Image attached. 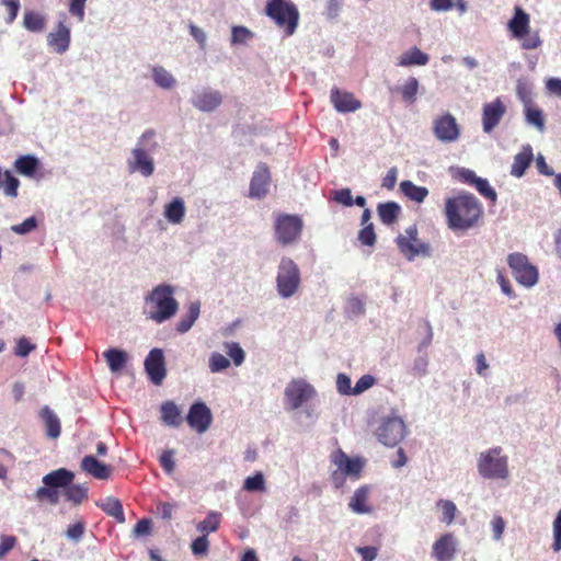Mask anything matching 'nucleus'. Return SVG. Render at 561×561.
<instances>
[{"mask_svg": "<svg viewBox=\"0 0 561 561\" xmlns=\"http://www.w3.org/2000/svg\"><path fill=\"white\" fill-rule=\"evenodd\" d=\"M482 214V205L472 194L460 193L445 202L446 222L453 231H467L476 227Z\"/></svg>", "mask_w": 561, "mask_h": 561, "instance_id": "obj_1", "label": "nucleus"}, {"mask_svg": "<svg viewBox=\"0 0 561 561\" xmlns=\"http://www.w3.org/2000/svg\"><path fill=\"white\" fill-rule=\"evenodd\" d=\"M159 149L157 131L152 128L146 129L138 137L126 161L129 173H138L144 178L151 176L156 170L153 153Z\"/></svg>", "mask_w": 561, "mask_h": 561, "instance_id": "obj_2", "label": "nucleus"}, {"mask_svg": "<svg viewBox=\"0 0 561 561\" xmlns=\"http://www.w3.org/2000/svg\"><path fill=\"white\" fill-rule=\"evenodd\" d=\"M174 287L160 284L153 287L144 299V313L147 319L161 324L173 318L179 310V302L174 298Z\"/></svg>", "mask_w": 561, "mask_h": 561, "instance_id": "obj_3", "label": "nucleus"}, {"mask_svg": "<svg viewBox=\"0 0 561 561\" xmlns=\"http://www.w3.org/2000/svg\"><path fill=\"white\" fill-rule=\"evenodd\" d=\"M276 290L279 297L288 299L295 296L301 285V274L294 260L283 256L277 266Z\"/></svg>", "mask_w": 561, "mask_h": 561, "instance_id": "obj_4", "label": "nucleus"}, {"mask_svg": "<svg viewBox=\"0 0 561 561\" xmlns=\"http://www.w3.org/2000/svg\"><path fill=\"white\" fill-rule=\"evenodd\" d=\"M396 244L402 256L413 262L417 256L430 257L432 248L430 243L419 239V231L415 225L408 227L403 233L396 238Z\"/></svg>", "mask_w": 561, "mask_h": 561, "instance_id": "obj_5", "label": "nucleus"}, {"mask_svg": "<svg viewBox=\"0 0 561 561\" xmlns=\"http://www.w3.org/2000/svg\"><path fill=\"white\" fill-rule=\"evenodd\" d=\"M477 468L484 479H506L510 474L507 457L501 456V448H491L479 455Z\"/></svg>", "mask_w": 561, "mask_h": 561, "instance_id": "obj_6", "label": "nucleus"}, {"mask_svg": "<svg viewBox=\"0 0 561 561\" xmlns=\"http://www.w3.org/2000/svg\"><path fill=\"white\" fill-rule=\"evenodd\" d=\"M265 12L279 27H285L286 35L294 34L299 19L298 10L294 3L285 0H268Z\"/></svg>", "mask_w": 561, "mask_h": 561, "instance_id": "obj_7", "label": "nucleus"}, {"mask_svg": "<svg viewBox=\"0 0 561 561\" xmlns=\"http://www.w3.org/2000/svg\"><path fill=\"white\" fill-rule=\"evenodd\" d=\"M317 396L316 388L304 378L291 379L284 390L285 409L296 411Z\"/></svg>", "mask_w": 561, "mask_h": 561, "instance_id": "obj_8", "label": "nucleus"}, {"mask_svg": "<svg viewBox=\"0 0 561 561\" xmlns=\"http://www.w3.org/2000/svg\"><path fill=\"white\" fill-rule=\"evenodd\" d=\"M331 462L336 467L331 473V480L335 488H341L344 484L345 477L357 478L364 466L362 459L351 458L342 449L332 453Z\"/></svg>", "mask_w": 561, "mask_h": 561, "instance_id": "obj_9", "label": "nucleus"}, {"mask_svg": "<svg viewBox=\"0 0 561 561\" xmlns=\"http://www.w3.org/2000/svg\"><path fill=\"white\" fill-rule=\"evenodd\" d=\"M405 435V423L402 417L398 415L383 417L376 430L377 439L387 447L397 446Z\"/></svg>", "mask_w": 561, "mask_h": 561, "instance_id": "obj_10", "label": "nucleus"}, {"mask_svg": "<svg viewBox=\"0 0 561 561\" xmlns=\"http://www.w3.org/2000/svg\"><path fill=\"white\" fill-rule=\"evenodd\" d=\"M507 263L520 285L530 288L538 283V270L529 263L525 254L512 253L507 257Z\"/></svg>", "mask_w": 561, "mask_h": 561, "instance_id": "obj_11", "label": "nucleus"}, {"mask_svg": "<svg viewBox=\"0 0 561 561\" xmlns=\"http://www.w3.org/2000/svg\"><path fill=\"white\" fill-rule=\"evenodd\" d=\"M302 220L295 215H279L275 221L276 240L283 245L295 243L300 238Z\"/></svg>", "mask_w": 561, "mask_h": 561, "instance_id": "obj_12", "label": "nucleus"}, {"mask_svg": "<svg viewBox=\"0 0 561 561\" xmlns=\"http://www.w3.org/2000/svg\"><path fill=\"white\" fill-rule=\"evenodd\" d=\"M460 126L450 113L437 116L433 121V134L443 144L456 142L460 137Z\"/></svg>", "mask_w": 561, "mask_h": 561, "instance_id": "obj_13", "label": "nucleus"}, {"mask_svg": "<svg viewBox=\"0 0 561 561\" xmlns=\"http://www.w3.org/2000/svg\"><path fill=\"white\" fill-rule=\"evenodd\" d=\"M222 102L219 91L208 87L196 88L191 98L192 105L201 112H214Z\"/></svg>", "mask_w": 561, "mask_h": 561, "instance_id": "obj_14", "label": "nucleus"}, {"mask_svg": "<svg viewBox=\"0 0 561 561\" xmlns=\"http://www.w3.org/2000/svg\"><path fill=\"white\" fill-rule=\"evenodd\" d=\"M507 107L501 98L485 103L482 107V129L485 134H490L500 124L504 115L506 114Z\"/></svg>", "mask_w": 561, "mask_h": 561, "instance_id": "obj_15", "label": "nucleus"}, {"mask_svg": "<svg viewBox=\"0 0 561 561\" xmlns=\"http://www.w3.org/2000/svg\"><path fill=\"white\" fill-rule=\"evenodd\" d=\"M144 366L150 381L157 386L161 385L167 376L163 351L152 348L147 355Z\"/></svg>", "mask_w": 561, "mask_h": 561, "instance_id": "obj_16", "label": "nucleus"}, {"mask_svg": "<svg viewBox=\"0 0 561 561\" xmlns=\"http://www.w3.org/2000/svg\"><path fill=\"white\" fill-rule=\"evenodd\" d=\"M213 421L210 409L204 402H195L191 405L186 415V422L197 433H205Z\"/></svg>", "mask_w": 561, "mask_h": 561, "instance_id": "obj_17", "label": "nucleus"}, {"mask_svg": "<svg viewBox=\"0 0 561 561\" xmlns=\"http://www.w3.org/2000/svg\"><path fill=\"white\" fill-rule=\"evenodd\" d=\"M458 551V540L451 533L444 534L435 540L432 557L436 561H453Z\"/></svg>", "mask_w": 561, "mask_h": 561, "instance_id": "obj_18", "label": "nucleus"}, {"mask_svg": "<svg viewBox=\"0 0 561 561\" xmlns=\"http://www.w3.org/2000/svg\"><path fill=\"white\" fill-rule=\"evenodd\" d=\"M70 39V28L61 21L58 22L56 28L47 35L48 46L57 54H64L68 50Z\"/></svg>", "mask_w": 561, "mask_h": 561, "instance_id": "obj_19", "label": "nucleus"}, {"mask_svg": "<svg viewBox=\"0 0 561 561\" xmlns=\"http://www.w3.org/2000/svg\"><path fill=\"white\" fill-rule=\"evenodd\" d=\"M331 102L334 108L340 113L355 112L362 107V103L350 92H341L334 88L331 90Z\"/></svg>", "mask_w": 561, "mask_h": 561, "instance_id": "obj_20", "label": "nucleus"}, {"mask_svg": "<svg viewBox=\"0 0 561 561\" xmlns=\"http://www.w3.org/2000/svg\"><path fill=\"white\" fill-rule=\"evenodd\" d=\"M270 186V172L265 164H260L250 183V196L261 198L266 195Z\"/></svg>", "mask_w": 561, "mask_h": 561, "instance_id": "obj_21", "label": "nucleus"}, {"mask_svg": "<svg viewBox=\"0 0 561 561\" xmlns=\"http://www.w3.org/2000/svg\"><path fill=\"white\" fill-rule=\"evenodd\" d=\"M507 28L515 39H522L530 30V16L520 7H515L514 15L507 23Z\"/></svg>", "mask_w": 561, "mask_h": 561, "instance_id": "obj_22", "label": "nucleus"}, {"mask_svg": "<svg viewBox=\"0 0 561 561\" xmlns=\"http://www.w3.org/2000/svg\"><path fill=\"white\" fill-rule=\"evenodd\" d=\"M82 471L99 480H107L112 472V467L99 461L94 456H84L80 465Z\"/></svg>", "mask_w": 561, "mask_h": 561, "instance_id": "obj_23", "label": "nucleus"}, {"mask_svg": "<svg viewBox=\"0 0 561 561\" xmlns=\"http://www.w3.org/2000/svg\"><path fill=\"white\" fill-rule=\"evenodd\" d=\"M75 474L65 468L54 470L43 477V483L54 489L66 488L72 483Z\"/></svg>", "mask_w": 561, "mask_h": 561, "instance_id": "obj_24", "label": "nucleus"}, {"mask_svg": "<svg viewBox=\"0 0 561 561\" xmlns=\"http://www.w3.org/2000/svg\"><path fill=\"white\" fill-rule=\"evenodd\" d=\"M533 149L529 145L523 147L522 151L514 157L511 168V174L515 178H522L533 161Z\"/></svg>", "mask_w": 561, "mask_h": 561, "instance_id": "obj_25", "label": "nucleus"}, {"mask_svg": "<svg viewBox=\"0 0 561 561\" xmlns=\"http://www.w3.org/2000/svg\"><path fill=\"white\" fill-rule=\"evenodd\" d=\"M430 56L414 46L400 55L397 65L400 67L425 66Z\"/></svg>", "mask_w": 561, "mask_h": 561, "instance_id": "obj_26", "label": "nucleus"}, {"mask_svg": "<svg viewBox=\"0 0 561 561\" xmlns=\"http://www.w3.org/2000/svg\"><path fill=\"white\" fill-rule=\"evenodd\" d=\"M186 208L183 198L174 197L164 206V218L172 225H180L185 217Z\"/></svg>", "mask_w": 561, "mask_h": 561, "instance_id": "obj_27", "label": "nucleus"}, {"mask_svg": "<svg viewBox=\"0 0 561 561\" xmlns=\"http://www.w3.org/2000/svg\"><path fill=\"white\" fill-rule=\"evenodd\" d=\"M41 419L44 421L46 435L50 438H58L60 436L61 426L58 416L55 412L48 407L45 405L41 410Z\"/></svg>", "mask_w": 561, "mask_h": 561, "instance_id": "obj_28", "label": "nucleus"}, {"mask_svg": "<svg viewBox=\"0 0 561 561\" xmlns=\"http://www.w3.org/2000/svg\"><path fill=\"white\" fill-rule=\"evenodd\" d=\"M151 79L157 87L163 90H172L178 83L175 77L162 66L151 68Z\"/></svg>", "mask_w": 561, "mask_h": 561, "instance_id": "obj_29", "label": "nucleus"}, {"mask_svg": "<svg viewBox=\"0 0 561 561\" xmlns=\"http://www.w3.org/2000/svg\"><path fill=\"white\" fill-rule=\"evenodd\" d=\"M369 489L364 485L358 488L348 503L350 508L356 514H367L371 512V508L366 504L368 499Z\"/></svg>", "mask_w": 561, "mask_h": 561, "instance_id": "obj_30", "label": "nucleus"}, {"mask_svg": "<svg viewBox=\"0 0 561 561\" xmlns=\"http://www.w3.org/2000/svg\"><path fill=\"white\" fill-rule=\"evenodd\" d=\"M96 505L108 516L114 517L118 523L125 522V515L122 503L112 496L96 502Z\"/></svg>", "mask_w": 561, "mask_h": 561, "instance_id": "obj_31", "label": "nucleus"}, {"mask_svg": "<svg viewBox=\"0 0 561 561\" xmlns=\"http://www.w3.org/2000/svg\"><path fill=\"white\" fill-rule=\"evenodd\" d=\"M161 420L171 427H179L182 423L181 410L172 401H167L161 405Z\"/></svg>", "mask_w": 561, "mask_h": 561, "instance_id": "obj_32", "label": "nucleus"}, {"mask_svg": "<svg viewBox=\"0 0 561 561\" xmlns=\"http://www.w3.org/2000/svg\"><path fill=\"white\" fill-rule=\"evenodd\" d=\"M400 191L409 199L416 203H423L428 195V190L424 186H417L412 181L405 180L400 183Z\"/></svg>", "mask_w": 561, "mask_h": 561, "instance_id": "obj_33", "label": "nucleus"}, {"mask_svg": "<svg viewBox=\"0 0 561 561\" xmlns=\"http://www.w3.org/2000/svg\"><path fill=\"white\" fill-rule=\"evenodd\" d=\"M201 313V302L193 301L188 306L187 313L178 322L176 331L179 333H186L191 330L195 321L198 319Z\"/></svg>", "mask_w": 561, "mask_h": 561, "instance_id": "obj_34", "label": "nucleus"}, {"mask_svg": "<svg viewBox=\"0 0 561 561\" xmlns=\"http://www.w3.org/2000/svg\"><path fill=\"white\" fill-rule=\"evenodd\" d=\"M14 167L20 174L33 178L39 167V161L34 156L26 154L18 158Z\"/></svg>", "mask_w": 561, "mask_h": 561, "instance_id": "obj_35", "label": "nucleus"}, {"mask_svg": "<svg viewBox=\"0 0 561 561\" xmlns=\"http://www.w3.org/2000/svg\"><path fill=\"white\" fill-rule=\"evenodd\" d=\"M103 356L105 357L108 368L112 373L122 370L127 362V353L118 348H110L104 352Z\"/></svg>", "mask_w": 561, "mask_h": 561, "instance_id": "obj_36", "label": "nucleus"}, {"mask_svg": "<svg viewBox=\"0 0 561 561\" xmlns=\"http://www.w3.org/2000/svg\"><path fill=\"white\" fill-rule=\"evenodd\" d=\"M400 206L394 202H387L378 205V216L386 225L393 224L400 213Z\"/></svg>", "mask_w": 561, "mask_h": 561, "instance_id": "obj_37", "label": "nucleus"}, {"mask_svg": "<svg viewBox=\"0 0 561 561\" xmlns=\"http://www.w3.org/2000/svg\"><path fill=\"white\" fill-rule=\"evenodd\" d=\"M23 26L30 32L39 33L46 26V19L37 12L26 11L23 18Z\"/></svg>", "mask_w": 561, "mask_h": 561, "instance_id": "obj_38", "label": "nucleus"}, {"mask_svg": "<svg viewBox=\"0 0 561 561\" xmlns=\"http://www.w3.org/2000/svg\"><path fill=\"white\" fill-rule=\"evenodd\" d=\"M436 507L440 511V522L446 525H451L455 520V516L457 513L456 504L450 500H438L436 502Z\"/></svg>", "mask_w": 561, "mask_h": 561, "instance_id": "obj_39", "label": "nucleus"}, {"mask_svg": "<svg viewBox=\"0 0 561 561\" xmlns=\"http://www.w3.org/2000/svg\"><path fill=\"white\" fill-rule=\"evenodd\" d=\"M524 107L527 124L535 126L539 131H543L546 122L542 111L540 108L534 107L531 104Z\"/></svg>", "mask_w": 561, "mask_h": 561, "instance_id": "obj_40", "label": "nucleus"}, {"mask_svg": "<svg viewBox=\"0 0 561 561\" xmlns=\"http://www.w3.org/2000/svg\"><path fill=\"white\" fill-rule=\"evenodd\" d=\"M399 91L402 95V100L408 103H413L416 100V95L419 92V81L414 77H410L407 81L399 88Z\"/></svg>", "mask_w": 561, "mask_h": 561, "instance_id": "obj_41", "label": "nucleus"}, {"mask_svg": "<svg viewBox=\"0 0 561 561\" xmlns=\"http://www.w3.org/2000/svg\"><path fill=\"white\" fill-rule=\"evenodd\" d=\"M220 513L215 511L209 512L206 518L197 524V530L203 533V535L216 531L220 524Z\"/></svg>", "mask_w": 561, "mask_h": 561, "instance_id": "obj_42", "label": "nucleus"}, {"mask_svg": "<svg viewBox=\"0 0 561 561\" xmlns=\"http://www.w3.org/2000/svg\"><path fill=\"white\" fill-rule=\"evenodd\" d=\"M516 93L524 106L533 104V85L527 79L519 78L517 80Z\"/></svg>", "mask_w": 561, "mask_h": 561, "instance_id": "obj_43", "label": "nucleus"}, {"mask_svg": "<svg viewBox=\"0 0 561 561\" xmlns=\"http://www.w3.org/2000/svg\"><path fill=\"white\" fill-rule=\"evenodd\" d=\"M230 366V360L218 352H213L208 358V368L213 374H219Z\"/></svg>", "mask_w": 561, "mask_h": 561, "instance_id": "obj_44", "label": "nucleus"}, {"mask_svg": "<svg viewBox=\"0 0 561 561\" xmlns=\"http://www.w3.org/2000/svg\"><path fill=\"white\" fill-rule=\"evenodd\" d=\"M65 494L68 501L80 504L88 497V488L84 484H69Z\"/></svg>", "mask_w": 561, "mask_h": 561, "instance_id": "obj_45", "label": "nucleus"}, {"mask_svg": "<svg viewBox=\"0 0 561 561\" xmlns=\"http://www.w3.org/2000/svg\"><path fill=\"white\" fill-rule=\"evenodd\" d=\"M224 347L227 355L231 358L233 364L238 367L241 366L245 359V352L237 342H225Z\"/></svg>", "mask_w": 561, "mask_h": 561, "instance_id": "obj_46", "label": "nucleus"}, {"mask_svg": "<svg viewBox=\"0 0 561 561\" xmlns=\"http://www.w3.org/2000/svg\"><path fill=\"white\" fill-rule=\"evenodd\" d=\"M243 489L249 492H264L265 479L262 472H256L244 480Z\"/></svg>", "mask_w": 561, "mask_h": 561, "instance_id": "obj_47", "label": "nucleus"}, {"mask_svg": "<svg viewBox=\"0 0 561 561\" xmlns=\"http://www.w3.org/2000/svg\"><path fill=\"white\" fill-rule=\"evenodd\" d=\"M520 41V47L526 50L536 49L542 45L539 31L529 30L527 34L523 36Z\"/></svg>", "mask_w": 561, "mask_h": 561, "instance_id": "obj_48", "label": "nucleus"}, {"mask_svg": "<svg viewBox=\"0 0 561 561\" xmlns=\"http://www.w3.org/2000/svg\"><path fill=\"white\" fill-rule=\"evenodd\" d=\"M35 495L37 500H48L51 504H57L59 501V492L47 485L38 488Z\"/></svg>", "mask_w": 561, "mask_h": 561, "instance_id": "obj_49", "label": "nucleus"}, {"mask_svg": "<svg viewBox=\"0 0 561 561\" xmlns=\"http://www.w3.org/2000/svg\"><path fill=\"white\" fill-rule=\"evenodd\" d=\"M358 240L364 245L373 247L375 244L376 233L373 224H368L359 230Z\"/></svg>", "mask_w": 561, "mask_h": 561, "instance_id": "obj_50", "label": "nucleus"}, {"mask_svg": "<svg viewBox=\"0 0 561 561\" xmlns=\"http://www.w3.org/2000/svg\"><path fill=\"white\" fill-rule=\"evenodd\" d=\"M427 367H428V358L426 355L417 356L413 360V365L411 368V374L414 377H424L427 374Z\"/></svg>", "mask_w": 561, "mask_h": 561, "instance_id": "obj_51", "label": "nucleus"}, {"mask_svg": "<svg viewBox=\"0 0 561 561\" xmlns=\"http://www.w3.org/2000/svg\"><path fill=\"white\" fill-rule=\"evenodd\" d=\"M473 184L481 195L491 199L492 202L496 201V192L490 186L488 180L478 178Z\"/></svg>", "mask_w": 561, "mask_h": 561, "instance_id": "obj_52", "label": "nucleus"}, {"mask_svg": "<svg viewBox=\"0 0 561 561\" xmlns=\"http://www.w3.org/2000/svg\"><path fill=\"white\" fill-rule=\"evenodd\" d=\"M351 378L343 373L336 376V390L342 396H352L353 387L351 386Z\"/></svg>", "mask_w": 561, "mask_h": 561, "instance_id": "obj_53", "label": "nucleus"}, {"mask_svg": "<svg viewBox=\"0 0 561 561\" xmlns=\"http://www.w3.org/2000/svg\"><path fill=\"white\" fill-rule=\"evenodd\" d=\"M174 455L175 451L173 449H168L160 456L161 467L168 474H172L175 469Z\"/></svg>", "mask_w": 561, "mask_h": 561, "instance_id": "obj_54", "label": "nucleus"}, {"mask_svg": "<svg viewBox=\"0 0 561 561\" xmlns=\"http://www.w3.org/2000/svg\"><path fill=\"white\" fill-rule=\"evenodd\" d=\"M375 383V378L371 375H363L357 382L355 383V387H353V393L352 396H358L369 388H371Z\"/></svg>", "mask_w": 561, "mask_h": 561, "instance_id": "obj_55", "label": "nucleus"}, {"mask_svg": "<svg viewBox=\"0 0 561 561\" xmlns=\"http://www.w3.org/2000/svg\"><path fill=\"white\" fill-rule=\"evenodd\" d=\"M1 4L5 5L8 11V16L5 18L7 24L13 23L21 8L20 0H1Z\"/></svg>", "mask_w": 561, "mask_h": 561, "instance_id": "obj_56", "label": "nucleus"}, {"mask_svg": "<svg viewBox=\"0 0 561 561\" xmlns=\"http://www.w3.org/2000/svg\"><path fill=\"white\" fill-rule=\"evenodd\" d=\"M208 547H209V541L207 539L206 534L197 537L191 545L192 552L195 556L206 554L208 551Z\"/></svg>", "mask_w": 561, "mask_h": 561, "instance_id": "obj_57", "label": "nucleus"}, {"mask_svg": "<svg viewBox=\"0 0 561 561\" xmlns=\"http://www.w3.org/2000/svg\"><path fill=\"white\" fill-rule=\"evenodd\" d=\"M37 227V220L35 217H28L22 224L14 225L11 230L18 234H26Z\"/></svg>", "mask_w": 561, "mask_h": 561, "instance_id": "obj_58", "label": "nucleus"}, {"mask_svg": "<svg viewBox=\"0 0 561 561\" xmlns=\"http://www.w3.org/2000/svg\"><path fill=\"white\" fill-rule=\"evenodd\" d=\"M85 2L87 0H70L69 13L76 16L79 22H83L84 20Z\"/></svg>", "mask_w": 561, "mask_h": 561, "instance_id": "obj_59", "label": "nucleus"}, {"mask_svg": "<svg viewBox=\"0 0 561 561\" xmlns=\"http://www.w3.org/2000/svg\"><path fill=\"white\" fill-rule=\"evenodd\" d=\"M251 32L244 26H233L231 43L232 44H243L251 37Z\"/></svg>", "mask_w": 561, "mask_h": 561, "instance_id": "obj_60", "label": "nucleus"}, {"mask_svg": "<svg viewBox=\"0 0 561 561\" xmlns=\"http://www.w3.org/2000/svg\"><path fill=\"white\" fill-rule=\"evenodd\" d=\"M84 524L83 522H77L73 525H70L66 531V537L73 541L81 540L83 534H84Z\"/></svg>", "mask_w": 561, "mask_h": 561, "instance_id": "obj_61", "label": "nucleus"}, {"mask_svg": "<svg viewBox=\"0 0 561 561\" xmlns=\"http://www.w3.org/2000/svg\"><path fill=\"white\" fill-rule=\"evenodd\" d=\"M34 348V344H32L27 339L21 337L16 343L14 353L19 357H26Z\"/></svg>", "mask_w": 561, "mask_h": 561, "instance_id": "obj_62", "label": "nucleus"}, {"mask_svg": "<svg viewBox=\"0 0 561 561\" xmlns=\"http://www.w3.org/2000/svg\"><path fill=\"white\" fill-rule=\"evenodd\" d=\"M491 527L493 533V539L499 541L502 539L504 529H505V520L501 516H494L491 520Z\"/></svg>", "mask_w": 561, "mask_h": 561, "instance_id": "obj_63", "label": "nucleus"}, {"mask_svg": "<svg viewBox=\"0 0 561 561\" xmlns=\"http://www.w3.org/2000/svg\"><path fill=\"white\" fill-rule=\"evenodd\" d=\"M430 8L434 12H447L455 7L454 0H430Z\"/></svg>", "mask_w": 561, "mask_h": 561, "instance_id": "obj_64", "label": "nucleus"}]
</instances>
